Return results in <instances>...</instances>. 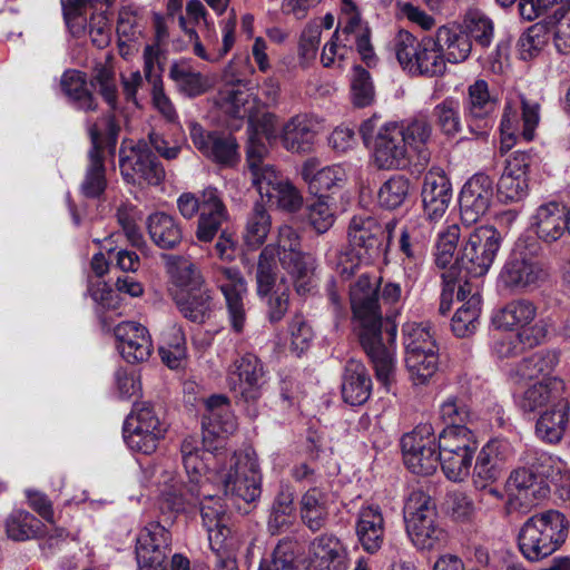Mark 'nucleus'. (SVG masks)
<instances>
[{"instance_id":"nucleus-1","label":"nucleus","mask_w":570,"mask_h":570,"mask_svg":"<svg viewBox=\"0 0 570 570\" xmlns=\"http://www.w3.org/2000/svg\"><path fill=\"white\" fill-rule=\"evenodd\" d=\"M381 277L362 274L350 287V302L358 342L368 357L379 383L389 392L395 381L394 347L397 308L383 317L384 305L395 306L402 296L400 284L387 282L381 288Z\"/></svg>"},{"instance_id":"nucleus-2","label":"nucleus","mask_w":570,"mask_h":570,"mask_svg":"<svg viewBox=\"0 0 570 570\" xmlns=\"http://www.w3.org/2000/svg\"><path fill=\"white\" fill-rule=\"evenodd\" d=\"M206 412L203 415V440L195 436L185 438L180 445L181 460L190 480L208 483L204 473L207 471L209 456L218 444L215 442L222 434H232L237 428L236 417L230 410L226 395L215 394L206 400Z\"/></svg>"},{"instance_id":"nucleus-3","label":"nucleus","mask_w":570,"mask_h":570,"mask_svg":"<svg viewBox=\"0 0 570 570\" xmlns=\"http://www.w3.org/2000/svg\"><path fill=\"white\" fill-rule=\"evenodd\" d=\"M570 521L557 509H547L527 518L517 534L519 551L530 562L541 561L567 541Z\"/></svg>"},{"instance_id":"nucleus-4","label":"nucleus","mask_w":570,"mask_h":570,"mask_svg":"<svg viewBox=\"0 0 570 570\" xmlns=\"http://www.w3.org/2000/svg\"><path fill=\"white\" fill-rule=\"evenodd\" d=\"M91 147L88 151V165L80 184V193L86 198L99 199L107 188L104 149L115 155L120 126L112 114L87 120Z\"/></svg>"},{"instance_id":"nucleus-5","label":"nucleus","mask_w":570,"mask_h":570,"mask_svg":"<svg viewBox=\"0 0 570 570\" xmlns=\"http://www.w3.org/2000/svg\"><path fill=\"white\" fill-rule=\"evenodd\" d=\"M177 208L185 219H191L199 213L195 236L200 243L214 240L228 218L222 195L213 186L204 188L199 194L183 193L177 198Z\"/></svg>"},{"instance_id":"nucleus-6","label":"nucleus","mask_w":570,"mask_h":570,"mask_svg":"<svg viewBox=\"0 0 570 570\" xmlns=\"http://www.w3.org/2000/svg\"><path fill=\"white\" fill-rule=\"evenodd\" d=\"M406 532L413 544L421 550H431L446 539L438 520L433 499L422 490L410 493L404 505Z\"/></svg>"},{"instance_id":"nucleus-7","label":"nucleus","mask_w":570,"mask_h":570,"mask_svg":"<svg viewBox=\"0 0 570 570\" xmlns=\"http://www.w3.org/2000/svg\"><path fill=\"white\" fill-rule=\"evenodd\" d=\"M268 371L254 353L236 357L229 366L227 382L238 405L247 406L249 415L256 416V405L264 393Z\"/></svg>"},{"instance_id":"nucleus-8","label":"nucleus","mask_w":570,"mask_h":570,"mask_svg":"<svg viewBox=\"0 0 570 570\" xmlns=\"http://www.w3.org/2000/svg\"><path fill=\"white\" fill-rule=\"evenodd\" d=\"M277 249L281 266L293 279L295 292L306 295L314 288V259L302 250L298 233L288 225L278 228L277 242L272 244Z\"/></svg>"},{"instance_id":"nucleus-9","label":"nucleus","mask_w":570,"mask_h":570,"mask_svg":"<svg viewBox=\"0 0 570 570\" xmlns=\"http://www.w3.org/2000/svg\"><path fill=\"white\" fill-rule=\"evenodd\" d=\"M166 432V423L149 402H136L122 428L126 444L144 454L154 453Z\"/></svg>"},{"instance_id":"nucleus-10","label":"nucleus","mask_w":570,"mask_h":570,"mask_svg":"<svg viewBox=\"0 0 570 570\" xmlns=\"http://www.w3.org/2000/svg\"><path fill=\"white\" fill-rule=\"evenodd\" d=\"M501 246V234L489 225L474 228L455 258V268L471 277L485 275Z\"/></svg>"},{"instance_id":"nucleus-11","label":"nucleus","mask_w":570,"mask_h":570,"mask_svg":"<svg viewBox=\"0 0 570 570\" xmlns=\"http://www.w3.org/2000/svg\"><path fill=\"white\" fill-rule=\"evenodd\" d=\"M537 243L524 248H517L505 262L500 277L505 287L511 289H529L540 286L549 276L546 264L535 255Z\"/></svg>"},{"instance_id":"nucleus-12","label":"nucleus","mask_w":570,"mask_h":570,"mask_svg":"<svg viewBox=\"0 0 570 570\" xmlns=\"http://www.w3.org/2000/svg\"><path fill=\"white\" fill-rule=\"evenodd\" d=\"M403 460L417 475H431L439 466V445L430 423L419 424L401 439Z\"/></svg>"},{"instance_id":"nucleus-13","label":"nucleus","mask_w":570,"mask_h":570,"mask_svg":"<svg viewBox=\"0 0 570 570\" xmlns=\"http://www.w3.org/2000/svg\"><path fill=\"white\" fill-rule=\"evenodd\" d=\"M499 108L498 97L490 91L489 83L476 79L468 87L463 100V115L470 134L484 137L494 125V115Z\"/></svg>"},{"instance_id":"nucleus-14","label":"nucleus","mask_w":570,"mask_h":570,"mask_svg":"<svg viewBox=\"0 0 570 570\" xmlns=\"http://www.w3.org/2000/svg\"><path fill=\"white\" fill-rule=\"evenodd\" d=\"M508 511L521 507H529L547 499L550 494V487L546 481L534 473L529 464H524L511 471L505 481Z\"/></svg>"},{"instance_id":"nucleus-15","label":"nucleus","mask_w":570,"mask_h":570,"mask_svg":"<svg viewBox=\"0 0 570 570\" xmlns=\"http://www.w3.org/2000/svg\"><path fill=\"white\" fill-rule=\"evenodd\" d=\"M188 128L195 148L206 158L226 167H232L239 160L238 144L230 134L206 130L196 121H191Z\"/></svg>"},{"instance_id":"nucleus-16","label":"nucleus","mask_w":570,"mask_h":570,"mask_svg":"<svg viewBox=\"0 0 570 570\" xmlns=\"http://www.w3.org/2000/svg\"><path fill=\"white\" fill-rule=\"evenodd\" d=\"M399 122H387L380 127L374 139V161L380 169H405L412 155L404 142Z\"/></svg>"},{"instance_id":"nucleus-17","label":"nucleus","mask_w":570,"mask_h":570,"mask_svg":"<svg viewBox=\"0 0 570 570\" xmlns=\"http://www.w3.org/2000/svg\"><path fill=\"white\" fill-rule=\"evenodd\" d=\"M533 163L529 151L515 150L505 160V166L497 184L498 198L502 203H518L529 191L528 173Z\"/></svg>"},{"instance_id":"nucleus-18","label":"nucleus","mask_w":570,"mask_h":570,"mask_svg":"<svg viewBox=\"0 0 570 570\" xmlns=\"http://www.w3.org/2000/svg\"><path fill=\"white\" fill-rule=\"evenodd\" d=\"M120 173L129 184L157 186L165 179V169L146 142L131 148L130 155L120 157Z\"/></svg>"},{"instance_id":"nucleus-19","label":"nucleus","mask_w":570,"mask_h":570,"mask_svg":"<svg viewBox=\"0 0 570 570\" xmlns=\"http://www.w3.org/2000/svg\"><path fill=\"white\" fill-rule=\"evenodd\" d=\"M421 197L423 222L431 225L442 219L452 199V185L442 168L432 167L424 175Z\"/></svg>"},{"instance_id":"nucleus-20","label":"nucleus","mask_w":570,"mask_h":570,"mask_svg":"<svg viewBox=\"0 0 570 570\" xmlns=\"http://www.w3.org/2000/svg\"><path fill=\"white\" fill-rule=\"evenodd\" d=\"M171 534L157 521L144 527L136 539V559L140 569H157L170 552Z\"/></svg>"},{"instance_id":"nucleus-21","label":"nucleus","mask_w":570,"mask_h":570,"mask_svg":"<svg viewBox=\"0 0 570 570\" xmlns=\"http://www.w3.org/2000/svg\"><path fill=\"white\" fill-rule=\"evenodd\" d=\"M493 199V180L484 173L474 174L462 187L459 203L464 224L476 223L489 210Z\"/></svg>"},{"instance_id":"nucleus-22","label":"nucleus","mask_w":570,"mask_h":570,"mask_svg":"<svg viewBox=\"0 0 570 570\" xmlns=\"http://www.w3.org/2000/svg\"><path fill=\"white\" fill-rule=\"evenodd\" d=\"M209 487V483H200L189 478L185 482L173 473H166L160 490V508L175 513L194 509Z\"/></svg>"},{"instance_id":"nucleus-23","label":"nucleus","mask_w":570,"mask_h":570,"mask_svg":"<svg viewBox=\"0 0 570 570\" xmlns=\"http://www.w3.org/2000/svg\"><path fill=\"white\" fill-rule=\"evenodd\" d=\"M261 481L257 461L248 455L239 456L224 479L225 494L253 502L261 495Z\"/></svg>"},{"instance_id":"nucleus-24","label":"nucleus","mask_w":570,"mask_h":570,"mask_svg":"<svg viewBox=\"0 0 570 570\" xmlns=\"http://www.w3.org/2000/svg\"><path fill=\"white\" fill-rule=\"evenodd\" d=\"M386 227L373 217H353L348 226V239L358 256L374 261L384 252V240L389 238Z\"/></svg>"},{"instance_id":"nucleus-25","label":"nucleus","mask_w":570,"mask_h":570,"mask_svg":"<svg viewBox=\"0 0 570 570\" xmlns=\"http://www.w3.org/2000/svg\"><path fill=\"white\" fill-rule=\"evenodd\" d=\"M216 282L225 297L233 330L237 333L243 332L246 322L243 303V295L246 293L245 278L236 267H220Z\"/></svg>"},{"instance_id":"nucleus-26","label":"nucleus","mask_w":570,"mask_h":570,"mask_svg":"<svg viewBox=\"0 0 570 570\" xmlns=\"http://www.w3.org/2000/svg\"><path fill=\"white\" fill-rule=\"evenodd\" d=\"M338 35L343 39H352L361 59L371 67L375 63V53L371 43V30L361 19L355 3L343 0V12L338 19Z\"/></svg>"},{"instance_id":"nucleus-27","label":"nucleus","mask_w":570,"mask_h":570,"mask_svg":"<svg viewBox=\"0 0 570 570\" xmlns=\"http://www.w3.org/2000/svg\"><path fill=\"white\" fill-rule=\"evenodd\" d=\"M120 354L128 363L145 362L153 352L148 330L136 322H122L114 330Z\"/></svg>"},{"instance_id":"nucleus-28","label":"nucleus","mask_w":570,"mask_h":570,"mask_svg":"<svg viewBox=\"0 0 570 570\" xmlns=\"http://www.w3.org/2000/svg\"><path fill=\"white\" fill-rule=\"evenodd\" d=\"M432 226L420 219L410 220L400 236V250L405 256L404 269L409 275H415L423 263L426 253V242L431 236Z\"/></svg>"},{"instance_id":"nucleus-29","label":"nucleus","mask_w":570,"mask_h":570,"mask_svg":"<svg viewBox=\"0 0 570 570\" xmlns=\"http://www.w3.org/2000/svg\"><path fill=\"white\" fill-rule=\"evenodd\" d=\"M530 228L542 243L557 242L568 230L566 208L557 202L540 205L530 218Z\"/></svg>"},{"instance_id":"nucleus-30","label":"nucleus","mask_w":570,"mask_h":570,"mask_svg":"<svg viewBox=\"0 0 570 570\" xmlns=\"http://www.w3.org/2000/svg\"><path fill=\"white\" fill-rule=\"evenodd\" d=\"M333 502V494L326 488L311 487L298 501L302 523L312 532L321 531L330 519V508Z\"/></svg>"},{"instance_id":"nucleus-31","label":"nucleus","mask_w":570,"mask_h":570,"mask_svg":"<svg viewBox=\"0 0 570 570\" xmlns=\"http://www.w3.org/2000/svg\"><path fill=\"white\" fill-rule=\"evenodd\" d=\"M521 116L518 110L507 105L501 119V132L509 138L522 136L524 140L531 141L534 130L540 120V105L537 101L521 96Z\"/></svg>"},{"instance_id":"nucleus-32","label":"nucleus","mask_w":570,"mask_h":570,"mask_svg":"<svg viewBox=\"0 0 570 570\" xmlns=\"http://www.w3.org/2000/svg\"><path fill=\"white\" fill-rule=\"evenodd\" d=\"M372 389V377L364 363L355 358L347 360L342 374L343 401L351 406L363 405L368 401Z\"/></svg>"},{"instance_id":"nucleus-33","label":"nucleus","mask_w":570,"mask_h":570,"mask_svg":"<svg viewBox=\"0 0 570 570\" xmlns=\"http://www.w3.org/2000/svg\"><path fill=\"white\" fill-rule=\"evenodd\" d=\"M318 131L317 120L306 114L293 116L281 131L282 146L291 153L306 154L313 149Z\"/></svg>"},{"instance_id":"nucleus-34","label":"nucleus","mask_w":570,"mask_h":570,"mask_svg":"<svg viewBox=\"0 0 570 570\" xmlns=\"http://www.w3.org/2000/svg\"><path fill=\"white\" fill-rule=\"evenodd\" d=\"M507 445L498 441L488 442L479 452L472 473L475 489L487 490L502 475L504 469V450Z\"/></svg>"},{"instance_id":"nucleus-35","label":"nucleus","mask_w":570,"mask_h":570,"mask_svg":"<svg viewBox=\"0 0 570 570\" xmlns=\"http://www.w3.org/2000/svg\"><path fill=\"white\" fill-rule=\"evenodd\" d=\"M355 531L366 552H377L385 538V523L381 508L376 504L362 507L357 513Z\"/></svg>"},{"instance_id":"nucleus-36","label":"nucleus","mask_w":570,"mask_h":570,"mask_svg":"<svg viewBox=\"0 0 570 570\" xmlns=\"http://www.w3.org/2000/svg\"><path fill=\"white\" fill-rule=\"evenodd\" d=\"M315 158L307 159L302 167L301 175L308 184V189L317 197L327 196L325 193L340 189L346 181V173L340 165L318 169Z\"/></svg>"},{"instance_id":"nucleus-37","label":"nucleus","mask_w":570,"mask_h":570,"mask_svg":"<svg viewBox=\"0 0 570 570\" xmlns=\"http://www.w3.org/2000/svg\"><path fill=\"white\" fill-rule=\"evenodd\" d=\"M403 131L404 142L410 154L416 157V165L425 167L431 159V151L428 147L432 137V125L426 116L419 115L409 120L399 122Z\"/></svg>"},{"instance_id":"nucleus-38","label":"nucleus","mask_w":570,"mask_h":570,"mask_svg":"<svg viewBox=\"0 0 570 570\" xmlns=\"http://www.w3.org/2000/svg\"><path fill=\"white\" fill-rule=\"evenodd\" d=\"M146 228L150 240L164 250L178 248L184 239V229L179 219L165 212L148 215Z\"/></svg>"},{"instance_id":"nucleus-39","label":"nucleus","mask_w":570,"mask_h":570,"mask_svg":"<svg viewBox=\"0 0 570 570\" xmlns=\"http://www.w3.org/2000/svg\"><path fill=\"white\" fill-rule=\"evenodd\" d=\"M308 551L315 570H346V552L335 535L323 533L314 538Z\"/></svg>"},{"instance_id":"nucleus-40","label":"nucleus","mask_w":570,"mask_h":570,"mask_svg":"<svg viewBox=\"0 0 570 570\" xmlns=\"http://www.w3.org/2000/svg\"><path fill=\"white\" fill-rule=\"evenodd\" d=\"M434 38L446 62H464L472 52V41L461 23L453 22L439 27Z\"/></svg>"},{"instance_id":"nucleus-41","label":"nucleus","mask_w":570,"mask_h":570,"mask_svg":"<svg viewBox=\"0 0 570 570\" xmlns=\"http://www.w3.org/2000/svg\"><path fill=\"white\" fill-rule=\"evenodd\" d=\"M174 301L180 314L196 324H204L214 307L212 291L207 285L193 291L175 292Z\"/></svg>"},{"instance_id":"nucleus-42","label":"nucleus","mask_w":570,"mask_h":570,"mask_svg":"<svg viewBox=\"0 0 570 570\" xmlns=\"http://www.w3.org/2000/svg\"><path fill=\"white\" fill-rule=\"evenodd\" d=\"M204 527L207 529L210 546L222 544L232 533L226 524V511L220 498L209 493L208 489L198 502Z\"/></svg>"},{"instance_id":"nucleus-43","label":"nucleus","mask_w":570,"mask_h":570,"mask_svg":"<svg viewBox=\"0 0 570 570\" xmlns=\"http://www.w3.org/2000/svg\"><path fill=\"white\" fill-rule=\"evenodd\" d=\"M169 283L178 291H193L207 285L199 267L181 255H163Z\"/></svg>"},{"instance_id":"nucleus-44","label":"nucleus","mask_w":570,"mask_h":570,"mask_svg":"<svg viewBox=\"0 0 570 570\" xmlns=\"http://www.w3.org/2000/svg\"><path fill=\"white\" fill-rule=\"evenodd\" d=\"M569 403L561 401L544 411L535 423V435L548 444H558L564 436L569 423Z\"/></svg>"},{"instance_id":"nucleus-45","label":"nucleus","mask_w":570,"mask_h":570,"mask_svg":"<svg viewBox=\"0 0 570 570\" xmlns=\"http://www.w3.org/2000/svg\"><path fill=\"white\" fill-rule=\"evenodd\" d=\"M295 494L291 487L281 485L276 493L267 520V530L272 535L289 530L295 520Z\"/></svg>"},{"instance_id":"nucleus-46","label":"nucleus","mask_w":570,"mask_h":570,"mask_svg":"<svg viewBox=\"0 0 570 570\" xmlns=\"http://www.w3.org/2000/svg\"><path fill=\"white\" fill-rule=\"evenodd\" d=\"M168 77L177 90L188 98L202 96L209 89L207 77L194 70L186 60L174 61L169 67Z\"/></svg>"},{"instance_id":"nucleus-47","label":"nucleus","mask_w":570,"mask_h":570,"mask_svg":"<svg viewBox=\"0 0 570 570\" xmlns=\"http://www.w3.org/2000/svg\"><path fill=\"white\" fill-rule=\"evenodd\" d=\"M60 86L75 108L85 112L98 109V101L87 87L86 73L78 70H67L61 76Z\"/></svg>"},{"instance_id":"nucleus-48","label":"nucleus","mask_w":570,"mask_h":570,"mask_svg":"<svg viewBox=\"0 0 570 570\" xmlns=\"http://www.w3.org/2000/svg\"><path fill=\"white\" fill-rule=\"evenodd\" d=\"M7 537L16 542L39 539L45 535L43 522L26 510L12 511L4 521Z\"/></svg>"},{"instance_id":"nucleus-49","label":"nucleus","mask_w":570,"mask_h":570,"mask_svg":"<svg viewBox=\"0 0 570 570\" xmlns=\"http://www.w3.org/2000/svg\"><path fill=\"white\" fill-rule=\"evenodd\" d=\"M522 462L529 464L541 481H550L554 485L570 471L560 458L541 450H528Z\"/></svg>"},{"instance_id":"nucleus-50","label":"nucleus","mask_w":570,"mask_h":570,"mask_svg":"<svg viewBox=\"0 0 570 570\" xmlns=\"http://www.w3.org/2000/svg\"><path fill=\"white\" fill-rule=\"evenodd\" d=\"M278 263L276 247L266 245L258 255L255 271L256 293L259 297L269 294L273 288H277L282 278Z\"/></svg>"},{"instance_id":"nucleus-51","label":"nucleus","mask_w":570,"mask_h":570,"mask_svg":"<svg viewBox=\"0 0 570 570\" xmlns=\"http://www.w3.org/2000/svg\"><path fill=\"white\" fill-rule=\"evenodd\" d=\"M537 316L535 305L528 299H514L501 308L493 317V323L499 328L520 331L530 325Z\"/></svg>"},{"instance_id":"nucleus-52","label":"nucleus","mask_w":570,"mask_h":570,"mask_svg":"<svg viewBox=\"0 0 570 570\" xmlns=\"http://www.w3.org/2000/svg\"><path fill=\"white\" fill-rule=\"evenodd\" d=\"M470 41L481 49H488L494 38V22L484 12L470 9L460 22Z\"/></svg>"},{"instance_id":"nucleus-53","label":"nucleus","mask_w":570,"mask_h":570,"mask_svg":"<svg viewBox=\"0 0 570 570\" xmlns=\"http://www.w3.org/2000/svg\"><path fill=\"white\" fill-rule=\"evenodd\" d=\"M475 451H458L439 446V465L445 476L454 482L464 480L470 474Z\"/></svg>"},{"instance_id":"nucleus-54","label":"nucleus","mask_w":570,"mask_h":570,"mask_svg":"<svg viewBox=\"0 0 570 570\" xmlns=\"http://www.w3.org/2000/svg\"><path fill=\"white\" fill-rule=\"evenodd\" d=\"M435 126L446 138L456 137L463 129L460 102L453 97H446L436 104L432 110Z\"/></svg>"},{"instance_id":"nucleus-55","label":"nucleus","mask_w":570,"mask_h":570,"mask_svg":"<svg viewBox=\"0 0 570 570\" xmlns=\"http://www.w3.org/2000/svg\"><path fill=\"white\" fill-rule=\"evenodd\" d=\"M272 219L264 204L256 202L252 212L248 214L245 230L244 242L250 249L261 247L271 230Z\"/></svg>"},{"instance_id":"nucleus-56","label":"nucleus","mask_w":570,"mask_h":570,"mask_svg":"<svg viewBox=\"0 0 570 570\" xmlns=\"http://www.w3.org/2000/svg\"><path fill=\"white\" fill-rule=\"evenodd\" d=\"M414 66L411 76L438 77L444 75L446 61L434 37L425 36L422 38L421 60Z\"/></svg>"},{"instance_id":"nucleus-57","label":"nucleus","mask_w":570,"mask_h":570,"mask_svg":"<svg viewBox=\"0 0 570 570\" xmlns=\"http://www.w3.org/2000/svg\"><path fill=\"white\" fill-rule=\"evenodd\" d=\"M563 387V382L556 376L529 386L519 397L518 405L524 413H531L547 405L552 397L553 391Z\"/></svg>"},{"instance_id":"nucleus-58","label":"nucleus","mask_w":570,"mask_h":570,"mask_svg":"<svg viewBox=\"0 0 570 570\" xmlns=\"http://www.w3.org/2000/svg\"><path fill=\"white\" fill-rule=\"evenodd\" d=\"M244 80L226 82L218 91L217 102L235 118H244L247 114L245 105L248 102L249 94L245 88Z\"/></svg>"},{"instance_id":"nucleus-59","label":"nucleus","mask_w":570,"mask_h":570,"mask_svg":"<svg viewBox=\"0 0 570 570\" xmlns=\"http://www.w3.org/2000/svg\"><path fill=\"white\" fill-rule=\"evenodd\" d=\"M411 181L403 175H393L382 184L377 191L381 207L393 210L401 207L410 195Z\"/></svg>"},{"instance_id":"nucleus-60","label":"nucleus","mask_w":570,"mask_h":570,"mask_svg":"<svg viewBox=\"0 0 570 570\" xmlns=\"http://www.w3.org/2000/svg\"><path fill=\"white\" fill-rule=\"evenodd\" d=\"M393 48L402 69L412 75L414 65L421 60L422 39L406 30H400L393 40Z\"/></svg>"},{"instance_id":"nucleus-61","label":"nucleus","mask_w":570,"mask_h":570,"mask_svg":"<svg viewBox=\"0 0 570 570\" xmlns=\"http://www.w3.org/2000/svg\"><path fill=\"white\" fill-rule=\"evenodd\" d=\"M405 366L415 385L426 384L439 368V352L405 354Z\"/></svg>"},{"instance_id":"nucleus-62","label":"nucleus","mask_w":570,"mask_h":570,"mask_svg":"<svg viewBox=\"0 0 570 570\" xmlns=\"http://www.w3.org/2000/svg\"><path fill=\"white\" fill-rule=\"evenodd\" d=\"M481 313L480 294L472 295L463 305L458 308L452 317L451 327L458 337L472 334L479 323Z\"/></svg>"},{"instance_id":"nucleus-63","label":"nucleus","mask_w":570,"mask_h":570,"mask_svg":"<svg viewBox=\"0 0 570 570\" xmlns=\"http://www.w3.org/2000/svg\"><path fill=\"white\" fill-rule=\"evenodd\" d=\"M403 344L405 354L439 352L430 328L416 323H407L403 326Z\"/></svg>"},{"instance_id":"nucleus-64","label":"nucleus","mask_w":570,"mask_h":570,"mask_svg":"<svg viewBox=\"0 0 570 570\" xmlns=\"http://www.w3.org/2000/svg\"><path fill=\"white\" fill-rule=\"evenodd\" d=\"M549 40L548 24L537 22L529 27L519 38L517 47L522 60H531L543 49Z\"/></svg>"}]
</instances>
